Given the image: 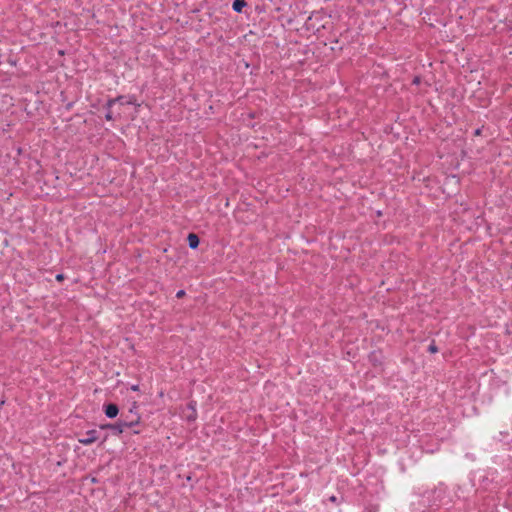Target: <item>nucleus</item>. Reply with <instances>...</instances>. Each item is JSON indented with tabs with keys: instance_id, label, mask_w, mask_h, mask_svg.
Wrapping results in <instances>:
<instances>
[{
	"instance_id": "20",
	"label": "nucleus",
	"mask_w": 512,
	"mask_h": 512,
	"mask_svg": "<svg viewBox=\"0 0 512 512\" xmlns=\"http://www.w3.org/2000/svg\"><path fill=\"white\" fill-rule=\"evenodd\" d=\"M107 439H108V435L106 434V435L103 437V440H102L101 444H103L105 441H107Z\"/></svg>"
},
{
	"instance_id": "13",
	"label": "nucleus",
	"mask_w": 512,
	"mask_h": 512,
	"mask_svg": "<svg viewBox=\"0 0 512 512\" xmlns=\"http://www.w3.org/2000/svg\"><path fill=\"white\" fill-rule=\"evenodd\" d=\"M137 409H138V406H137V403L134 402L132 407L130 408L129 410V414H133L134 416H136V413H137Z\"/></svg>"
},
{
	"instance_id": "5",
	"label": "nucleus",
	"mask_w": 512,
	"mask_h": 512,
	"mask_svg": "<svg viewBox=\"0 0 512 512\" xmlns=\"http://www.w3.org/2000/svg\"><path fill=\"white\" fill-rule=\"evenodd\" d=\"M103 412L107 418L114 419L119 413V407L116 403H105L103 405Z\"/></svg>"
},
{
	"instance_id": "8",
	"label": "nucleus",
	"mask_w": 512,
	"mask_h": 512,
	"mask_svg": "<svg viewBox=\"0 0 512 512\" xmlns=\"http://www.w3.org/2000/svg\"><path fill=\"white\" fill-rule=\"evenodd\" d=\"M247 6L246 0H233L232 9L236 13H242L243 8Z\"/></svg>"
},
{
	"instance_id": "2",
	"label": "nucleus",
	"mask_w": 512,
	"mask_h": 512,
	"mask_svg": "<svg viewBox=\"0 0 512 512\" xmlns=\"http://www.w3.org/2000/svg\"><path fill=\"white\" fill-rule=\"evenodd\" d=\"M126 98V96L124 95H119L115 98H109L107 100V102L105 103L104 105V108L107 110L106 114H105V119L107 121H113L114 120V116H113V113L111 111V108L112 106L115 104V103H119L120 105H123L124 104V99Z\"/></svg>"
},
{
	"instance_id": "3",
	"label": "nucleus",
	"mask_w": 512,
	"mask_h": 512,
	"mask_svg": "<svg viewBox=\"0 0 512 512\" xmlns=\"http://www.w3.org/2000/svg\"><path fill=\"white\" fill-rule=\"evenodd\" d=\"M196 406L197 402L195 400L189 401L186 406V410L184 411V417L186 421L189 423L195 422L198 417Z\"/></svg>"
},
{
	"instance_id": "11",
	"label": "nucleus",
	"mask_w": 512,
	"mask_h": 512,
	"mask_svg": "<svg viewBox=\"0 0 512 512\" xmlns=\"http://www.w3.org/2000/svg\"><path fill=\"white\" fill-rule=\"evenodd\" d=\"M427 351L429 353H431V354H435V353H437L439 351V349H438V347H437V345L435 343V340L431 341L430 345L428 346Z\"/></svg>"
},
{
	"instance_id": "6",
	"label": "nucleus",
	"mask_w": 512,
	"mask_h": 512,
	"mask_svg": "<svg viewBox=\"0 0 512 512\" xmlns=\"http://www.w3.org/2000/svg\"><path fill=\"white\" fill-rule=\"evenodd\" d=\"M122 417H124V419H122V423H131L130 426H125V428H132L137 426L141 421V416L138 413H136V416H131L130 414H122Z\"/></svg>"
},
{
	"instance_id": "9",
	"label": "nucleus",
	"mask_w": 512,
	"mask_h": 512,
	"mask_svg": "<svg viewBox=\"0 0 512 512\" xmlns=\"http://www.w3.org/2000/svg\"><path fill=\"white\" fill-rule=\"evenodd\" d=\"M123 105L139 106V104H137V99H136V97L134 95L126 96V98L124 99V104Z\"/></svg>"
},
{
	"instance_id": "18",
	"label": "nucleus",
	"mask_w": 512,
	"mask_h": 512,
	"mask_svg": "<svg viewBox=\"0 0 512 512\" xmlns=\"http://www.w3.org/2000/svg\"><path fill=\"white\" fill-rule=\"evenodd\" d=\"M482 133V128H477L475 131H474V136H480Z\"/></svg>"
},
{
	"instance_id": "16",
	"label": "nucleus",
	"mask_w": 512,
	"mask_h": 512,
	"mask_svg": "<svg viewBox=\"0 0 512 512\" xmlns=\"http://www.w3.org/2000/svg\"><path fill=\"white\" fill-rule=\"evenodd\" d=\"M186 295V292L185 290H179L177 293H176V297L177 298H183L184 296Z\"/></svg>"
},
{
	"instance_id": "15",
	"label": "nucleus",
	"mask_w": 512,
	"mask_h": 512,
	"mask_svg": "<svg viewBox=\"0 0 512 512\" xmlns=\"http://www.w3.org/2000/svg\"><path fill=\"white\" fill-rule=\"evenodd\" d=\"M56 281L62 282L65 279V275L62 273H59L55 276Z\"/></svg>"
},
{
	"instance_id": "14",
	"label": "nucleus",
	"mask_w": 512,
	"mask_h": 512,
	"mask_svg": "<svg viewBox=\"0 0 512 512\" xmlns=\"http://www.w3.org/2000/svg\"><path fill=\"white\" fill-rule=\"evenodd\" d=\"M421 83V77L420 76H415L412 80V84L414 85H419Z\"/></svg>"
},
{
	"instance_id": "1",
	"label": "nucleus",
	"mask_w": 512,
	"mask_h": 512,
	"mask_svg": "<svg viewBox=\"0 0 512 512\" xmlns=\"http://www.w3.org/2000/svg\"><path fill=\"white\" fill-rule=\"evenodd\" d=\"M131 423H122V419H118L115 423L100 424L101 430H111L113 435L119 436L124 432L125 426H130Z\"/></svg>"
},
{
	"instance_id": "4",
	"label": "nucleus",
	"mask_w": 512,
	"mask_h": 512,
	"mask_svg": "<svg viewBox=\"0 0 512 512\" xmlns=\"http://www.w3.org/2000/svg\"><path fill=\"white\" fill-rule=\"evenodd\" d=\"M98 439H99V432H98V430L91 429V430L86 431L84 433V437L83 438H79L78 441H79V443H81V444H83L85 446H88V445H91L94 442H96Z\"/></svg>"
},
{
	"instance_id": "7",
	"label": "nucleus",
	"mask_w": 512,
	"mask_h": 512,
	"mask_svg": "<svg viewBox=\"0 0 512 512\" xmlns=\"http://www.w3.org/2000/svg\"><path fill=\"white\" fill-rule=\"evenodd\" d=\"M187 243L191 249H197L200 244V238L196 233H189L187 236Z\"/></svg>"
},
{
	"instance_id": "19",
	"label": "nucleus",
	"mask_w": 512,
	"mask_h": 512,
	"mask_svg": "<svg viewBox=\"0 0 512 512\" xmlns=\"http://www.w3.org/2000/svg\"><path fill=\"white\" fill-rule=\"evenodd\" d=\"M131 390H133V391H139V385H138V384L132 385V386H131Z\"/></svg>"
},
{
	"instance_id": "12",
	"label": "nucleus",
	"mask_w": 512,
	"mask_h": 512,
	"mask_svg": "<svg viewBox=\"0 0 512 512\" xmlns=\"http://www.w3.org/2000/svg\"><path fill=\"white\" fill-rule=\"evenodd\" d=\"M369 359L370 361L373 363V365H376V363L378 362V359H377V355L375 352H372L370 355H369Z\"/></svg>"
},
{
	"instance_id": "17",
	"label": "nucleus",
	"mask_w": 512,
	"mask_h": 512,
	"mask_svg": "<svg viewBox=\"0 0 512 512\" xmlns=\"http://www.w3.org/2000/svg\"><path fill=\"white\" fill-rule=\"evenodd\" d=\"M329 501L332 502V503H335L337 504L338 503V499L336 496L332 495L329 497Z\"/></svg>"
},
{
	"instance_id": "10",
	"label": "nucleus",
	"mask_w": 512,
	"mask_h": 512,
	"mask_svg": "<svg viewBox=\"0 0 512 512\" xmlns=\"http://www.w3.org/2000/svg\"><path fill=\"white\" fill-rule=\"evenodd\" d=\"M313 14L309 16L305 22V28L307 31L313 30L315 28L314 24L312 23Z\"/></svg>"
}]
</instances>
